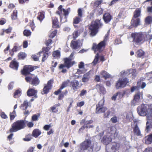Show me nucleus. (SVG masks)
Segmentation results:
<instances>
[{
    "instance_id": "f704fd0d",
    "label": "nucleus",
    "mask_w": 152,
    "mask_h": 152,
    "mask_svg": "<svg viewBox=\"0 0 152 152\" xmlns=\"http://www.w3.org/2000/svg\"><path fill=\"white\" fill-rule=\"evenodd\" d=\"M22 46H19V44L18 43H15L14 44L13 48L11 50L12 53L16 52L21 49Z\"/></svg>"
},
{
    "instance_id": "7ed1b4c3",
    "label": "nucleus",
    "mask_w": 152,
    "mask_h": 152,
    "mask_svg": "<svg viewBox=\"0 0 152 152\" xmlns=\"http://www.w3.org/2000/svg\"><path fill=\"white\" fill-rule=\"evenodd\" d=\"M74 56V54L72 53L69 58H66L64 59V63L63 64H60L59 65L58 68L59 69H62L61 72L62 73H65L67 72V70L64 68L66 67L67 69H69L75 64L74 61H72L71 57Z\"/></svg>"
},
{
    "instance_id": "4468645a",
    "label": "nucleus",
    "mask_w": 152,
    "mask_h": 152,
    "mask_svg": "<svg viewBox=\"0 0 152 152\" xmlns=\"http://www.w3.org/2000/svg\"><path fill=\"white\" fill-rule=\"evenodd\" d=\"M138 114L141 116H145L148 113V108L145 104H142L137 108Z\"/></svg>"
},
{
    "instance_id": "864d4df0",
    "label": "nucleus",
    "mask_w": 152,
    "mask_h": 152,
    "mask_svg": "<svg viewBox=\"0 0 152 152\" xmlns=\"http://www.w3.org/2000/svg\"><path fill=\"white\" fill-rule=\"evenodd\" d=\"M50 50V48L48 47H44L42 49V51L40 52H39L40 53H48V51Z\"/></svg>"
},
{
    "instance_id": "72a5a7b5",
    "label": "nucleus",
    "mask_w": 152,
    "mask_h": 152,
    "mask_svg": "<svg viewBox=\"0 0 152 152\" xmlns=\"http://www.w3.org/2000/svg\"><path fill=\"white\" fill-rule=\"evenodd\" d=\"M61 105L60 103L55 104L50 108V109L52 112L53 113H56L58 111V108L57 107H59Z\"/></svg>"
},
{
    "instance_id": "39448f33",
    "label": "nucleus",
    "mask_w": 152,
    "mask_h": 152,
    "mask_svg": "<svg viewBox=\"0 0 152 152\" xmlns=\"http://www.w3.org/2000/svg\"><path fill=\"white\" fill-rule=\"evenodd\" d=\"M80 149L83 151L88 150V152H93L94 148V145L92 144V142L90 139H86L80 145Z\"/></svg>"
},
{
    "instance_id": "774afa93",
    "label": "nucleus",
    "mask_w": 152,
    "mask_h": 152,
    "mask_svg": "<svg viewBox=\"0 0 152 152\" xmlns=\"http://www.w3.org/2000/svg\"><path fill=\"white\" fill-rule=\"evenodd\" d=\"M144 152H152V147H149L146 148Z\"/></svg>"
},
{
    "instance_id": "603ef678",
    "label": "nucleus",
    "mask_w": 152,
    "mask_h": 152,
    "mask_svg": "<svg viewBox=\"0 0 152 152\" xmlns=\"http://www.w3.org/2000/svg\"><path fill=\"white\" fill-rule=\"evenodd\" d=\"M145 52L141 49L138 50L137 52V56L141 57L144 56L145 55Z\"/></svg>"
},
{
    "instance_id": "79ce46f5",
    "label": "nucleus",
    "mask_w": 152,
    "mask_h": 152,
    "mask_svg": "<svg viewBox=\"0 0 152 152\" xmlns=\"http://www.w3.org/2000/svg\"><path fill=\"white\" fill-rule=\"evenodd\" d=\"M53 56L57 58H60L61 56L60 52L58 50H57L53 51Z\"/></svg>"
},
{
    "instance_id": "2f4dec72",
    "label": "nucleus",
    "mask_w": 152,
    "mask_h": 152,
    "mask_svg": "<svg viewBox=\"0 0 152 152\" xmlns=\"http://www.w3.org/2000/svg\"><path fill=\"white\" fill-rule=\"evenodd\" d=\"M41 134V132L40 130L38 129H35L33 130L32 133V135L35 138H37Z\"/></svg>"
},
{
    "instance_id": "a18cd8bd",
    "label": "nucleus",
    "mask_w": 152,
    "mask_h": 152,
    "mask_svg": "<svg viewBox=\"0 0 152 152\" xmlns=\"http://www.w3.org/2000/svg\"><path fill=\"white\" fill-rule=\"evenodd\" d=\"M94 12H96L97 15H102L103 12V9L101 8H97L94 10Z\"/></svg>"
},
{
    "instance_id": "a878e982",
    "label": "nucleus",
    "mask_w": 152,
    "mask_h": 152,
    "mask_svg": "<svg viewBox=\"0 0 152 152\" xmlns=\"http://www.w3.org/2000/svg\"><path fill=\"white\" fill-rule=\"evenodd\" d=\"M112 141V139L107 136H104L101 140L102 142L104 145H107Z\"/></svg>"
},
{
    "instance_id": "de8ad7c7",
    "label": "nucleus",
    "mask_w": 152,
    "mask_h": 152,
    "mask_svg": "<svg viewBox=\"0 0 152 152\" xmlns=\"http://www.w3.org/2000/svg\"><path fill=\"white\" fill-rule=\"evenodd\" d=\"M32 134H28L25 136V137L23 139V140L26 142L29 141L32 139Z\"/></svg>"
},
{
    "instance_id": "2eb2a0df",
    "label": "nucleus",
    "mask_w": 152,
    "mask_h": 152,
    "mask_svg": "<svg viewBox=\"0 0 152 152\" xmlns=\"http://www.w3.org/2000/svg\"><path fill=\"white\" fill-rule=\"evenodd\" d=\"M70 81L69 80H67L63 82L61 86L57 90L54 92V94L55 95H57L61 92L62 90L64 88L66 87L70 83Z\"/></svg>"
},
{
    "instance_id": "c9c22d12",
    "label": "nucleus",
    "mask_w": 152,
    "mask_h": 152,
    "mask_svg": "<svg viewBox=\"0 0 152 152\" xmlns=\"http://www.w3.org/2000/svg\"><path fill=\"white\" fill-rule=\"evenodd\" d=\"M45 12L43 11L39 12L38 14L37 19L39 20L41 22L45 18Z\"/></svg>"
},
{
    "instance_id": "dca6fc26",
    "label": "nucleus",
    "mask_w": 152,
    "mask_h": 152,
    "mask_svg": "<svg viewBox=\"0 0 152 152\" xmlns=\"http://www.w3.org/2000/svg\"><path fill=\"white\" fill-rule=\"evenodd\" d=\"M70 83V87L72 88L74 91H76L81 86V84L76 80L72 81Z\"/></svg>"
},
{
    "instance_id": "58836bf2",
    "label": "nucleus",
    "mask_w": 152,
    "mask_h": 152,
    "mask_svg": "<svg viewBox=\"0 0 152 152\" xmlns=\"http://www.w3.org/2000/svg\"><path fill=\"white\" fill-rule=\"evenodd\" d=\"M68 93V91L67 90H66L65 92H61L58 94V99L59 100H61L63 99L65 96L67 95Z\"/></svg>"
},
{
    "instance_id": "a19ab883",
    "label": "nucleus",
    "mask_w": 152,
    "mask_h": 152,
    "mask_svg": "<svg viewBox=\"0 0 152 152\" xmlns=\"http://www.w3.org/2000/svg\"><path fill=\"white\" fill-rule=\"evenodd\" d=\"M71 46L73 49H76L79 47L77 41H72L71 43Z\"/></svg>"
},
{
    "instance_id": "7c9ffc66",
    "label": "nucleus",
    "mask_w": 152,
    "mask_h": 152,
    "mask_svg": "<svg viewBox=\"0 0 152 152\" xmlns=\"http://www.w3.org/2000/svg\"><path fill=\"white\" fill-rule=\"evenodd\" d=\"M100 75L102 76V77L105 80L111 78V75L106 71L103 70L100 72Z\"/></svg>"
},
{
    "instance_id": "9b49d317",
    "label": "nucleus",
    "mask_w": 152,
    "mask_h": 152,
    "mask_svg": "<svg viewBox=\"0 0 152 152\" xmlns=\"http://www.w3.org/2000/svg\"><path fill=\"white\" fill-rule=\"evenodd\" d=\"M110 148L106 147V150L107 152H115L118 150L120 147V143L117 142H112L110 145Z\"/></svg>"
},
{
    "instance_id": "c85d7f7f",
    "label": "nucleus",
    "mask_w": 152,
    "mask_h": 152,
    "mask_svg": "<svg viewBox=\"0 0 152 152\" xmlns=\"http://www.w3.org/2000/svg\"><path fill=\"white\" fill-rule=\"evenodd\" d=\"M152 143V133L150 134L145 137V143L147 145L151 144Z\"/></svg>"
},
{
    "instance_id": "0eeeda50",
    "label": "nucleus",
    "mask_w": 152,
    "mask_h": 152,
    "mask_svg": "<svg viewBox=\"0 0 152 152\" xmlns=\"http://www.w3.org/2000/svg\"><path fill=\"white\" fill-rule=\"evenodd\" d=\"M106 45V41L104 40L100 42L98 44L93 43L92 47V49L95 53L99 52V53L102 52L105 48Z\"/></svg>"
},
{
    "instance_id": "412c9836",
    "label": "nucleus",
    "mask_w": 152,
    "mask_h": 152,
    "mask_svg": "<svg viewBox=\"0 0 152 152\" xmlns=\"http://www.w3.org/2000/svg\"><path fill=\"white\" fill-rule=\"evenodd\" d=\"M133 129L134 135L137 136H141L142 135L141 131L137 123H136L134 127H133Z\"/></svg>"
},
{
    "instance_id": "aec40b11",
    "label": "nucleus",
    "mask_w": 152,
    "mask_h": 152,
    "mask_svg": "<svg viewBox=\"0 0 152 152\" xmlns=\"http://www.w3.org/2000/svg\"><path fill=\"white\" fill-rule=\"evenodd\" d=\"M103 19L105 23H109L113 18L112 15L109 12H106L103 15Z\"/></svg>"
},
{
    "instance_id": "423d86ee",
    "label": "nucleus",
    "mask_w": 152,
    "mask_h": 152,
    "mask_svg": "<svg viewBox=\"0 0 152 152\" xmlns=\"http://www.w3.org/2000/svg\"><path fill=\"white\" fill-rule=\"evenodd\" d=\"M77 16L75 17L73 19V23L74 27L76 28L77 27L76 24H79L83 20V10L81 8L78 9L77 11Z\"/></svg>"
},
{
    "instance_id": "09e8293b",
    "label": "nucleus",
    "mask_w": 152,
    "mask_h": 152,
    "mask_svg": "<svg viewBox=\"0 0 152 152\" xmlns=\"http://www.w3.org/2000/svg\"><path fill=\"white\" fill-rule=\"evenodd\" d=\"M89 75L87 73L85 74L82 79V82H86L88 81L90 78Z\"/></svg>"
},
{
    "instance_id": "338daca9",
    "label": "nucleus",
    "mask_w": 152,
    "mask_h": 152,
    "mask_svg": "<svg viewBox=\"0 0 152 152\" xmlns=\"http://www.w3.org/2000/svg\"><path fill=\"white\" fill-rule=\"evenodd\" d=\"M0 116L1 118L3 119H6L7 118V116L4 112H1V113Z\"/></svg>"
},
{
    "instance_id": "0e129e2a",
    "label": "nucleus",
    "mask_w": 152,
    "mask_h": 152,
    "mask_svg": "<svg viewBox=\"0 0 152 152\" xmlns=\"http://www.w3.org/2000/svg\"><path fill=\"white\" fill-rule=\"evenodd\" d=\"M87 91L86 90L83 89L80 91V96H82L87 94Z\"/></svg>"
},
{
    "instance_id": "3c124183",
    "label": "nucleus",
    "mask_w": 152,
    "mask_h": 152,
    "mask_svg": "<svg viewBox=\"0 0 152 152\" xmlns=\"http://www.w3.org/2000/svg\"><path fill=\"white\" fill-rule=\"evenodd\" d=\"M40 114L38 113L37 115L34 114L32 116L31 120L33 121H37L38 120V118L40 117Z\"/></svg>"
},
{
    "instance_id": "e2e57ef3",
    "label": "nucleus",
    "mask_w": 152,
    "mask_h": 152,
    "mask_svg": "<svg viewBox=\"0 0 152 152\" xmlns=\"http://www.w3.org/2000/svg\"><path fill=\"white\" fill-rule=\"evenodd\" d=\"M151 6L148 7L147 8V11L148 13H152V1L151 3Z\"/></svg>"
},
{
    "instance_id": "cd10ccee",
    "label": "nucleus",
    "mask_w": 152,
    "mask_h": 152,
    "mask_svg": "<svg viewBox=\"0 0 152 152\" xmlns=\"http://www.w3.org/2000/svg\"><path fill=\"white\" fill-rule=\"evenodd\" d=\"M141 8H137L134 12L133 18H138L141 15Z\"/></svg>"
},
{
    "instance_id": "ddd939ff",
    "label": "nucleus",
    "mask_w": 152,
    "mask_h": 152,
    "mask_svg": "<svg viewBox=\"0 0 152 152\" xmlns=\"http://www.w3.org/2000/svg\"><path fill=\"white\" fill-rule=\"evenodd\" d=\"M53 83V81L52 79L49 80L46 84H45L43 88V91L41 92V94L42 95L47 94L51 89L52 87V84Z\"/></svg>"
},
{
    "instance_id": "5fc2aeb1",
    "label": "nucleus",
    "mask_w": 152,
    "mask_h": 152,
    "mask_svg": "<svg viewBox=\"0 0 152 152\" xmlns=\"http://www.w3.org/2000/svg\"><path fill=\"white\" fill-rule=\"evenodd\" d=\"M99 55L98 53H97L95 56V58L94 59V60L93 61V63L94 64H96L99 60Z\"/></svg>"
},
{
    "instance_id": "f8f14e48",
    "label": "nucleus",
    "mask_w": 152,
    "mask_h": 152,
    "mask_svg": "<svg viewBox=\"0 0 152 152\" xmlns=\"http://www.w3.org/2000/svg\"><path fill=\"white\" fill-rule=\"evenodd\" d=\"M129 83V80L127 78L120 80L119 79L116 82L115 86L116 89H118L120 88L125 87L127 84Z\"/></svg>"
},
{
    "instance_id": "6e6d98bb",
    "label": "nucleus",
    "mask_w": 152,
    "mask_h": 152,
    "mask_svg": "<svg viewBox=\"0 0 152 152\" xmlns=\"http://www.w3.org/2000/svg\"><path fill=\"white\" fill-rule=\"evenodd\" d=\"M23 34L24 35L28 37L31 35V32L29 30L25 29L23 32Z\"/></svg>"
},
{
    "instance_id": "69168bd1",
    "label": "nucleus",
    "mask_w": 152,
    "mask_h": 152,
    "mask_svg": "<svg viewBox=\"0 0 152 152\" xmlns=\"http://www.w3.org/2000/svg\"><path fill=\"white\" fill-rule=\"evenodd\" d=\"M6 22V20L4 18H2L0 19V25H3Z\"/></svg>"
},
{
    "instance_id": "f03ea898",
    "label": "nucleus",
    "mask_w": 152,
    "mask_h": 152,
    "mask_svg": "<svg viewBox=\"0 0 152 152\" xmlns=\"http://www.w3.org/2000/svg\"><path fill=\"white\" fill-rule=\"evenodd\" d=\"M27 122V121L25 120H18L14 122L11 125V127L9 129L10 132H16L24 128Z\"/></svg>"
},
{
    "instance_id": "20e7f679",
    "label": "nucleus",
    "mask_w": 152,
    "mask_h": 152,
    "mask_svg": "<svg viewBox=\"0 0 152 152\" xmlns=\"http://www.w3.org/2000/svg\"><path fill=\"white\" fill-rule=\"evenodd\" d=\"M102 25L103 24L101 22L100 20L96 19L94 23H92L89 28L91 36H95L98 32V29L101 28Z\"/></svg>"
},
{
    "instance_id": "6e6552de",
    "label": "nucleus",
    "mask_w": 152,
    "mask_h": 152,
    "mask_svg": "<svg viewBox=\"0 0 152 152\" xmlns=\"http://www.w3.org/2000/svg\"><path fill=\"white\" fill-rule=\"evenodd\" d=\"M39 68L37 66H33L31 65H26L23 66V69L21 71L22 75L25 76H27L30 74V72L33 71L35 69Z\"/></svg>"
},
{
    "instance_id": "4c0bfd02",
    "label": "nucleus",
    "mask_w": 152,
    "mask_h": 152,
    "mask_svg": "<svg viewBox=\"0 0 152 152\" xmlns=\"http://www.w3.org/2000/svg\"><path fill=\"white\" fill-rule=\"evenodd\" d=\"M71 10L70 8L69 7L67 9H64L63 10V12L64 13V15L65 17V18L66 19L65 21H66V19L69 15L70 12Z\"/></svg>"
},
{
    "instance_id": "1a4fd4ad",
    "label": "nucleus",
    "mask_w": 152,
    "mask_h": 152,
    "mask_svg": "<svg viewBox=\"0 0 152 152\" xmlns=\"http://www.w3.org/2000/svg\"><path fill=\"white\" fill-rule=\"evenodd\" d=\"M133 42L136 45H139L143 39V34L140 33H132L131 35Z\"/></svg>"
},
{
    "instance_id": "c03bdc74",
    "label": "nucleus",
    "mask_w": 152,
    "mask_h": 152,
    "mask_svg": "<svg viewBox=\"0 0 152 152\" xmlns=\"http://www.w3.org/2000/svg\"><path fill=\"white\" fill-rule=\"evenodd\" d=\"M103 0H97L95 1L93 3V7L94 8H97L103 2Z\"/></svg>"
},
{
    "instance_id": "9d476101",
    "label": "nucleus",
    "mask_w": 152,
    "mask_h": 152,
    "mask_svg": "<svg viewBox=\"0 0 152 152\" xmlns=\"http://www.w3.org/2000/svg\"><path fill=\"white\" fill-rule=\"evenodd\" d=\"M25 79L27 82L34 86L38 85L40 83V80L37 76H34L33 77L31 76H26Z\"/></svg>"
},
{
    "instance_id": "680f3d73",
    "label": "nucleus",
    "mask_w": 152,
    "mask_h": 152,
    "mask_svg": "<svg viewBox=\"0 0 152 152\" xmlns=\"http://www.w3.org/2000/svg\"><path fill=\"white\" fill-rule=\"evenodd\" d=\"M44 53L42 58V61L44 62L47 59L48 54L47 53Z\"/></svg>"
},
{
    "instance_id": "8fccbe9b",
    "label": "nucleus",
    "mask_w": 152,
    "mask_h": 152,
    "mask_svg": "<svg viewBox=\"0 0 152 152\" xmlns=\"http://www.w3.org/2000/svg\"><path fill=\"white\" fill-rule=\"evenodd\" d=\"M10 121H12L15 118L16 116L15 110H14L12 112L10 113Z\"/></svg>"
},
{
    "instance_id": "bf43d9fd",
    "label": "nucleus",
    "mask_w": 152,
    "mask_h": 152,
    "mask_svg": "<svg viewBox=\"0 0 152 152\" xmlns=\"http://www.w3.org/2000/svg\"><path fill=\"white\" fill-rule=\"evenodd\" d=\"M79 32H80L79 30L76 31L74 32L73 34V38L75 39L79 36Z\"/></svg>"
},
{
    "instance_id": "393cba45",
    "label": "nucleus",
    "mask_w": 152,
    "mask_h": 152,
    "mask_svg": "<svg viewBox=\"0 0 152 152\" xmlns=\"http://www.w3.org/2000/svg\"><path fill=\"white\" fill-rule=\"evenodd\" d=\"M134 18H132L131 22V24L133 26L137 27L140 25V19L139 18H136L135 20H134Z\"/></svg>"
},
{
    "instance_id": "37998d69",
    "label": "nucleus",
    "mask_w": 152,
    "mask_h": 152,
    "mask_svg": "<svg viewBox=\"0 0 152 152\" xmlns=\"http://www.w3.org/2000/svg\"><path fill=\"white\" fill-rule=\"evenodd\" d=\"M21 91L18 89L16 90L13 94V97L15 98H17L20 97L21 95Z\"/></svg>"
},
{
    "instance_id": "f257e3e1",
    "label": "nucleus",
    "mask_w": 152,
    "mask_h": 152,
    "mask_svg": "<svg viewBox=\"0 0 152 152\" xmlns=\"http://www.w3.org/2000/svg\"><path fill=\"white\" fill-rule=\"evenodd\" d=\"M104 99L100 100L96 105L95 113L97 114L104 113V118H108L110 113V111L108 110L105 113L107 110L106 107L104 106Z\"/></svg>"
},
{
    "instance_id": "a211bd4d",
    "label": "nucleus",
    "mask_w": 152,
    "mask_h": 152,
    "mask_svg": "<svg viewBox=\"0 0 152 152\" xmlns=\"http://www.w3.org/2000/svg\"><path fill=\"white\" fill-rule=\"evenodd\" d=\"M37 91L33 88H29L27 91V95L29 96H34V97L35 98H37L38 97L37 95Z\"/></svg>"
},
{
    "instance_id": "49530a36",
    "label": "nucleus",
    "mask_w": 152,
    "mask_h": 152,
    "mask_svg": "<svg viewBox=\"0 0 152 152\" xmlns=\"http://www.w3.org/2000/svg\"><path fill=\"white\" fill-rule=\"evenodd\" d=\"M18 12L17 10H14L11 15V18L12 20H15L17 19V18Z\"/></svg>"
},
{
    "instance_id": "4be33fe9",
    "label": "nucleus",
    "mask_w": 152,
    "mask_h": 152,
    "mask_svg": "<svg viewBox=\"0 0 152 152\" xmlns=\"http://www.w3.org/2000/svg\"><path fill=\"white\" fill-rule=\"evenodd\" d=\"M145 80V78L143 77H141L137 82V85L138 87H140L142 89H143L146 86V83L144 82L142 83V81Z\"/></svg>"
},
{
    "instance_id": "f3484780",
    "label": "nucleus",
    "mask_w": 152,
    "mask_h": 152,
    "mask_svg": "<svg viewBox=\"0 0 152 152\" xmlns=\"http://www.w3.org/2000/svg\"><path fill=\"white\" fill-rule=\"evenodd\" d=\"M95 88L100 94L104 95L106 92V89L104 87L103 85L101 83L96 84Z\"/></svg>"
},
{
    "instance_id": "4d7b16f0",
    "label": "nucleus",
    "mask_w": 152,
    "mask_h": 152,
    "mask_svg": "<svg viewBox=\"0 0 152 152\" xmlns=\"http://www.w3.org/2000/svg\"><path fill=\"white\" fill-rule=\"evenodd\" d=\"M118 95V97L119 98H122L124 95L126 94V91H123V92L121 93V92L118 91L117 93Z\"/></svg>"
},
{
    "instance_id": "bb28decb",
    "label": "nucleus",
    "mask_w": 152,
    "mask_h": 152,
    "mask_svg": "<svg viewBox=\"0 0 152 152\" xmlns=\"http://www.w3.org/2000/svg\"><path fill=\"white\" fill-rule=\"evenodd\" d=\"M126 16V11L125 10L124 8H121L118 15V18H125Z\"/></svg>"
},
{
    "instance_id": "6ab92c4d",
    "label": "nucleus",
    "mask_w": 152,
    "mask_h": 152,
    "mask_svg": "<svg viewBox=\"0 0 152 152\" xmlns=\"http://www.w3.org/2000/svg\"><path fill=\"white\" fill-rule=\"evenodd\" d=\"M141 95L140 93L138 92L134 96V99L132 102L134 105L139 104Z\"/></svg>"
},
{
    "instance_id": "13d9d810",
    "label": "nucleus",
    "mask_w": 152,
    "mask_h": 152,
    "mask_svg": "<svg viewBox=\"0 0 152 152\" xmlns=\"http://www.w3.org/2000/svg\"><path fill=\"white\" fill-rule=\"evenodd\" d=\"M57 32V30H56L53 31L49 35V37L51 38H54L56 35Z\"/></svg>"
},
{
    "instance_id": "e433bc0d",
    "label": "nucleus",
    "mask_w": 152,
    "mask_h": 152,
    "mask_svg": "<svg viewBox=\"0 0 152 152\" xmlns=\"http://www.w3.org/2000/svg\"><path fill=\"white\" fill-rule=\"evenodd\" d=\"M27 55L25 53L23 52H20L19 53L18 55V59L24 60L26 58Z\"/></svg>"
},
{
    "instance_id": "5701e85b",
    "label": "nucleus",
    "mask_w": 152,
    "mask_h": 152,
    "mask_svg": "<svg viewBox=\"0 0 152 152\" xmlns=\"http://www.w3.org/2000/svg\"><path fill=\"white\" fill-rule=\"evenodd\" d=\"M19 66V63L14 60H12L10 63L9 67L13 69L17 70Z\"/></svg>"
},
{
    "instance_id": "052dcab7",
    "label": "nucleus",
    "mask_w": 152,
    "mask_h": 152,
    "mask_svg": "<svg viewBox=\"0 0 152 152\" xmlns=\"http://www.w3.org/2000/svg\"><path fill=\"white\" fill-rule=\"evenodd\" d=\"M94 80L96 82H100L101 81L100 77L98 75H96L94 76Z\"/></svg>"
},
{
    "instance_id": "c756f323",
    "label": "nucleus",
    "mask_w": 152,
    "mask_h": 152,
    "mask_svg": "<svg viewBox=\"0 0 152 152\" xmlns=\"http://www.w3.org/2000/svg\"><path fill=\"white\" fill-rule=\"evenodd\" d=\"M64 9L62 8V6L61 5L58 7V10L56 12V14L59 15L60 16V22L61 23H63L65 22H62V12L63 11Z\"/></svg>"
},
{
    "instance_id": "ea45409f",
    "label": "nucleus",
    "mask_w": 152,
    "mask_h": 152,
    "mask_svg": "<svg viewBox=\"0 0 152 152\" xmlns=\"http://www.w3.org/2000/svg\"><path fill=\"white\" fill-rule=\"evenodd\" d=\"M145 21L146 25L151 24L152 23V16H148L145 19Z\"/></svg>"
},
{
    "instance_id": "473e14b6",
    "label": "nucleus",
    "mask_w": 152,
    "mask_h": 152,
    "mask_svg": "<svg viewBox=\"0 0 152 152\" xmlns=\"http://www.w3.org/2000/svg\"><path fill=\"white\" fill-rule=\"evenodd\" d=\"M28 106H31V103L28 102L27 101H25L21 104L20 108L22 110H26Z\"/></svg>"
},
{
    "instance_id": "b1692460",
    "label": "nucleus",
    "mask_w": 152,
    "mask_h": 152,
    "mask_svg": "<svg viewBox=\"0 0 152 152\" xmlns=\"http://www.w3.org/2000/svg\"><path fill=\"white\" fill-rule=\"evenodd\" d=\"M52 21L53 28H59L60 26L59 24V22L58 18L56 17H53L52 18Z\"/></svg>"
}]
</instances>
